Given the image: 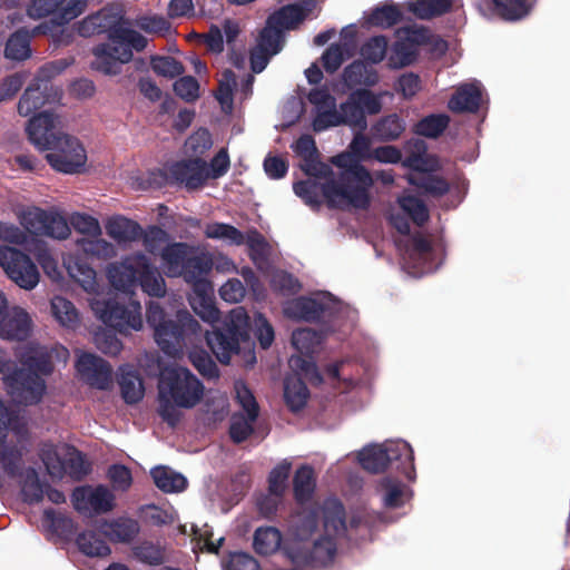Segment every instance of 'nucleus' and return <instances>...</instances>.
<instances>
[{
  "label": "nucleus",
  "instance_id": "obj_1",
  "mask_svg": "<svg viewBox=\"0 0 570 570\" xmlns=\"http://www.w3.org/2000/svg\"><path fill=\"white\" fill-rule=\"evenodd\" d=\"M146 320L154 330L157 345L169 356L179 354L188 345H197L204 336L216 358L228 364L232 355L239 352V344L249 340V316L242 306L232 309L220 327L205 334L188 311H178L175 317H168L157 302L147 305Z\"/></svg>",
  "mask_w": 570,
  "mask_h": 570
},
{
  "label": "nucleus",
  "instance_id": "obj_2",
  "mask_svg": "<svg viewBox=\"0 0 570 570\" xmlns=\"http://www.w3.org/2000/svg\"><path fill=\"white\" fill-rule=\"evenodd\" d=\"M124 17L101 10L85 18L78 27L81 37L107 32L109 43H99L92 49V69L105 75H117L120 65L132 59V50L142 51L147 39L138 31L124 26Z\"/></svg>",
  "mask_w": 570,
  "mask_h": 570
},
{
  "label": "nucleus",
  "instance_id": "obj_3",
  "mask_svg": "<svg viewBox=\"0 0 570 570\" xmlns=\"http://www.w3.org/2000/svg\"><path fill=\"white\" fill-rule=\"evenodd\" d=\"M18 361L20 367L0 348V374H3L8 393L18 404H38L47 391L45 376L55 370L52 350L30 343L19 353Z\"/></svg>",
  "mask_w": 570,
  "mask_h": 570
},
{
  "label": "nucleus",
  "instance_id": "obj_4",
  "mask_svg": "<svg viewBox=\"0 0 570 570\" xmlns=\"http://www.w3.org/2000/svg\"><path fill=\"white\" fill-rule=\"evenodd\" d=\"M204 385L188 368L166 366L158 380V414L170 428L180 419V409H193L203 399Z\"/></svg>",
  "mask_w": 570,
  "mask_h": 570
},
{
  "label": "nucleus",
  "instance_id": "obj_5",
  "mask_svg": "<svg viewBox=\"0 0 570 570\" xmlns=\"http://www.w3.org/2000/svg\"><path fill=\"white\" fill-rule=\"evenodd\" d=\"M332 163L343 171L337 179L331 178L322 184V194L330 208L338 207L337 199L345 200L357 209H367L371 205L370 188L373 177L365 166L354 160L350 154H340Z\"/></svg>",
  "mask_w": 570,
  "mask_h": 570
},
{
  "label": "nucleus",
  "instance_id": "obj_6",
  "mask_svg": "<svg viewBox=\"0 0 570 570\" xmlns=\"http://www.w3.org/2000/svg\"><path fill=\"white\" fill-rule=\"evenodd\" d=\"M357 458L361 466L372 474L382 473L390 465L395 464L396 470L409 480L414 479V453L405 441L365 446Z\"/></svg>",
  "mask_w": 570,
  "mask_h": 570
},
{
  "label": "nucleus",
  "instance_id": "obj_7",
  "mask_svg": "<svg viewBox=\"0 0 570 570\" xmlns=\"http://www.w3.org/2000/svg\"><path fill=\"white\" fill-rule=\"evenodd\" d=\"M208 180V165L200 157L183 159L167 165L164 169L150 171L148 181L155 187L183 186L188 191L202 188Z\"/></svg>",
  "mask_w": 570,
  "mask_h": 570
},
{
  "label": "nucleus",
  "instance_id": "obj_8",
  "mask_svg": "<svg viewBox=\"0 0 570 570\" xmlns=\"http://www.w3.org/2000/svg\"><path fill=\"white\" fill-rule=\"evenodd\" d=\"M67 63L65 60H57L43 66L40 75L37 76L24 89L18 102V112L27 117L46 105L59 102L62 91L48 78L60 73Z\"/></svg>",
  "mask_w": 570,
  "mask_h": 570
},
{
  "label": "nucleus",
  "instance_id": "obj_9",
  "mask_svg": "<svg viewBox=\"0 0 570 570\" xmlns=\"http://www.w3.org/2000/svg\"><path fill=\"white\" fill-rule=\"evenodd\" d=\"M92 309L106 326L120 334L138 331L142 326L140 303L131 298L127 305L117 298L96 301Z\"/></svg>",
  "mask_w": 570,
  "mask_h": 570
},
{
  "label": "nucleus",
  "instance_id": "obj_10",
  "mask_svg": "<svg viewBox=\"0 0 570 570\" xmlns=\"http://www.w3.org/2000/svg\"><path fill=\"white\" fill-rule=\"evenodd\" d=\"M63 453L50 448L42 451L41 460L48 474L53 479L69 475L75 481L83 480L91 472V463L76 446L65 444Z\"/></svg>",
  "mask_w": 570,
  "mask_h": 570
},
{
  "label": "nucleus",
  "instance_id": "obj_11",
  "mask_svg": "<svg viewBox=\"0 0 570 570\" xmlns=\"http://www.w3.org/2000/svg\"><path fill=\"white\" fill-rule=\"evenodd\" d=\"M0 266L19 287L33 289L40 278L39 271L29 255L10 246L0 245Z\"/></svg>",
  "mask_w": 570,
  "mask_h": 570
},
{
  "label": "nucleus",
  "instance_id": "obj_12",
  "mask_svg": "<svg viewBox=\"0 0 570 570\" xmlns=\"http://www.w3.org/2000/svg\"><path fill=\"white\" fill-rule=\"evenodd\" d=\"M0 266L19 287L33 289L40 278L39 271L29 255L10 246L0 245Z\"/></svg>",
  "mask_w": 570,
  "mask_h": 570
},
{
  "label": "nucleus",
  "instance_id": "obj_13",
  "mask_svg": "<svg viewBox=\"0 0 570 570\" xmlns=\"http://www.w3.org/2000/svg\"><path fill=\"white\" fill-rule=\"evenodd\" d=\"M48 164L62 174H78L85 168L87 154L80 141L65 134L55 146L48 149Z\"/></svg>",
  "mask_w": 570,
  "mask_h": 570
},
{
  "label": "nucleus",
  "instance_id": "obj_14",
  "mask_svg": "<svg viewBox=\"0 0 570 570\" xmlns=\"http://www.w3.org/2000/svg\"><path fill=\"white\" fill-rule=\"evenodd\" d=\"M337 552L336 539L331 535H321L312 544L307 542L295 543L288 549V557L293 563L311 568H324L331 564Z\"/></svg>",
  "mask_w": 570,
  "mask_h": 570
},
{
  "label": "nucleus",
  "instance_id": "obj_15",
  "mask_svg": "<svg viewBox=\"0 0 570 570\" xmlns=\"http://www.w3.org/2000/svg\"><path fill=\"white\" fill-rule=\"evenodd\" d=\"M382 109L380 98L368 89H356L340 105L338 114L344 120L343 125L366 129V114L376 115Z\"/></svg>",
  "mask_w": 570,
  "mask_h": 570
},
{
  "label": "nucleus",
  "instance_id": "obj_16",
  "mask_svg": "<svg viewBox=\"0 0 570 570\" xmlns=\"http://www.w3.org/2000/svg\"><path fill=\"white\" fill-rule=\"evenodd\" d=\"M17 420V412L0 399V465L10 479H18L23 472L22 452L16 445L6 444L9 429Z\"/></svg>",
  "mask_w": 570,
  "mask_h": 570
},
{
  "label": "nucleus",
  "instance_id": "obj_17",
  "mask_svg": "<svg viewBox=\"0 0 570 570\" xmlns=\"http://www.w3.org/2000/svg\"><path fill=\"white\" fill-rule=\"evenodd\" d=\"M21 224L28 233L36 236L66 239L70 235V227L63 216L41 208L23 213Z\"/></svg>",
  "mask_w": 570,
  "mask_h": 570
},
{
  "label": "nucleus",
  "instance_id": "obj_18",
  "mask_svg": "<svg viewBox=\"0 0 570 570\" xmlns=\"http://www.w3.org/2000/svg\"><path fill=\"white\" fill-rule=\"evenodd\" d=\"M71 500L75 510L82 514H105L110 512L116 505L115 494L102 484L95 488L91 485L77 487L72 491Z\"/></svg>",
  "mask_w": 570,
  "mask_h": 570
},
{
  "label": "nucleus",
  "instance_id": "obj_19",
  "mask_svg": "<svg viewBox=\"0 0 570 570\" xmlns=\"http://www.w3.org/2000/svg\"><path fill=\"white\" fill-rule=\"evenodd\" d=\"M59 118L50 111H42L29 119L28 138L39 150H48L65 135L59 127Z\"/></svg>",
  "mask_w": 570,
  "mask_h": 570
},
{
  "label": "nucleus",
  "instance_id": "obj_20",
  "mask_svg": "<svg viewBox=\"0 0 570 570\" xmlns=\"http://www.w3.org/2000/svg\"><path fill=\"white\" fill-rule=\"evenodd\" d=\"M76 370L81 380L91 387L107 390L112 382L110 364L95 354L82 353L77 360Z\"/></svg>",
  "mask_w": 570,
  "mask_h": 570
},
{
  "label": "nucleus",
  "instance_id": "obj_21",
  "mask_svg": "<svg viewBox=\"0 0 570 570\" xmlns=\"http://www.w3.org/2000/svg\"><path fill=\"white\" fill-rule=\"evenodd\" d=\"M139 267H144V254L129 255L111 264L107 272L111 286L125 294L131 293L137 286Z\"/></svg>",
  "mask_w": 570,
  "mask_h": 570
},
{
  "label": "nucleus",
  "instance_id": "obj_22",
  "mask_svg": "<svg viewBox=\"0 0 570 570\" xmlns=\"http://www.w3.org/2000/svg\"><path fill=\"white\" fill-rule=\"evenodd\" d=\"M482 100L481 88L478 83H463L452 95L448 107L455 114H475Z\"/></svg>",
  "mask_w": 570,
  "mask_h": 570
},
{
  "label": "nucleus",
  "instance_id": "obj_23",
  "mask_svg": "<svg viewBox=\"0 0 570 570\" xmlns=\"http://www.w3.org/2000/svg\"><path fill=\"white\" fill-rule=\"evenodd\" d=\"M0 330L8 340L22 341L29 336L31 318L21 307H14L9 314L0 320Z\"/></svg>",
  "mask_w": 570,
  "mask_h": 570
},
{
  "label": "nucleus",
  "instance_id": "obj_24",
  "mask_svg": "<svg viewBox=\"0 0 570 570\" xmlns=\"http://www.w3.org/2000/svg\"><path fill=\"white\" fill-rule=\"evenodd\" d=\"M325 309L326 307L322 302L312 297L299 296L286 304L284 313L289 318L315 322L323 316Z\"/></svg>",
  "mask_w": 570,
  "mask_h": 570
},
{
  "label": "nucleus",
  "instance_id": "obj_25",
  "mask_svg": "<svg viewBox=\"0 0 570 570\" xmlns=\"http://www.w3.org/2000/svg\"><path fill=\"white\" fill-rule=\"evenodd\" d=\"M309 399V391L301 375L287 374L284 379V401L288 410L297 413L303 410Z\"/></svg>",
  "mask_w": 570,
  "mask_h": 570
},
{
  "label": "nucleus",
  "instance_id": "obj_26",
  "mask_svg": "<svg viewBox=\"0 0 570 570\" xmlns=\"http://www.w3.org/2000/svg\"><path fill=\"white\" fill-rule=\"evenodd\" d=\"M194 248L187 243H171L165 246L160 257L166 267V274L170 277L179 276Z\"/></svg>",
  "mask_w": 570,
  "mask_h": 570
},
{
  "label": "nucleus",
  "instance_id": "obj_27",
  "mask_svg": "<svg viewBox=\"0 0 570 570\" xmlns=\"http://www.w3.org/2000/svg\"><path fill=\"white\" fill-rule=\"evenodd\" d=\"M106 232L118 244L135 242L142 236L141 226L137 222L124 216L110 218L106 224Z\"/></svg>",
  "mask_w": 570,
  "mask_h": 570
},
{
  "label": "nucleus",
  "instance_id": "obj_28",
  "mask_svg": "<svg viewBox=\"0 0 570 570\" xmlns=\"http://www.w3.org/2000/svg\"><path fill=\"white\" fill-rule=\"evenodd\" d=\"M324 534L336 539L346 532L345 508L338 500L327 501L323 507Z\"/></svg>",
  "mask_w": 570,
  "mask_h": 570
},
{
  "label": "nucleus",
  "instance_id": "obj_29",
  "mask_svg": "<svg viewBox=\"0 0 570 570\" xmlns=\"http://www.w3.org/2000/svg\"><path fill=\"white\" fill-rule=\"evenodd\" d=\"M137 285L153 297H163L166 295V283L160 272L144 255V267H139Z\"/></svg>",
  "mask_w": 570,
  "mask_h": 570
},
{
  "label": "nucleus",
  "instance_id": "obj_30",
  "mask_svg": "<svg viewBox=\"0 0 570 570\" xmlns=\"http://www.w3.org/2000/svg\"><path fill=\"white\" fill-rule=\"evenodd\" d=\"M32 32L20 28L10 35L4 47V57L9 60L23 61L31 56Z\"/></svg>",
  "mask_w": 570,
  "mask_h": 570
},
{
  "label": "nucleus",
  "instance_id": "obj_31",
  "mask_svg": "<svg viewBox=\"0 0 570 570\" xmlns=\"http://www.w3.org/2000/svg\"><path fill=\"white\" fill-rule=\"evenodd\" d=\"M150 475L156 487L165 493L181 492L187 487V479L168 466H156L151 469Z\"/></svg>",
  "mask_w": 570,
  "mask_h": 570
},
{
  "label": "nucleus",
  "instance_id": "obj_32",
  "mask_svg": "<svg viewBox=\"0 0 570 570\" xmlns=\"http://www.w3.org/2000/svg\"><path fill=\"white\" fill-rule=\"evenodd\" d=\"M316 487L314 469L308 464L297 468L293 478L294 498L298 503H305L312 499Z\"/></svg>",
  "mask_w": 570,
  "mask_h": 570
},
{
  "label": "nucleus",
  "instance_id": "obj_33",
  "mask_svg": "<svg viewBox=\"0 0 570 570\" xmlns=\"http://www.w3.org/2000/svg\"><path fill=\"white\" fill-rule=\"evenodd\" d=\"M405 130L404 120L396 114L379 119L372 127V135L380 141H393L401 137Z\"/></svg>",
  "mask_w": 570,
  "mask_h": 570
},
{
  "label": "nucleus",
  "instance_id": "obj_34",
  "mask_svg": "<svg viewBox=\"0 0 570 570\" xmlns=\"http://www.w3.org/2000/svg\"><path fill=\"white\" fill-rule=\"evenodd\" d=\"M118 384L121 396L127 404H137L142 400L145 389L136 371L121 368Z\"/></svg>",
  "mask_w": 570,
  "mask_h": 570
},
{
  "label": "nucleus",
  "instance_id": "obj_35",
  "mask_svg": "<svg viewBox=\"0 0 570 570\" xmlns=\"http://www.w3.org/2000/svg\"><path fill=\"white\" fill-rule=\"evenodd\" d=\"M18 478L21 479V495L23 501L28 504L41 502L45 495V489L36 469L31 466L27 468Z\"/></svg>",
  "mask_w": 570,
  "mask_h": 570
},
{
  "label": "nucleus",
  "instance_id": "obj_36",
  "mask_svg": "<svg viewBox=\"0 0 570 570\" xmlns=\"http://www.w3.org/2000/svg\"><path fill=\"white\" fill-rule=\"evenodd\" d=\"M282 542L281 531L274 527H261L254 533L253 547L256 553L269 556L277 551Z\"/></svg>",
  "mask_w": 570,
  "mask_h": 570
},
{
  "label": "nucleus",
  "instance_id": "obj_37",
  "mask_svg": "<svg viewBox=\"0 0 570 570\" xmlns=\"http://www.w3.org/2000/svg\"><path fill=\"white\" fill-rule=\"evenodd\" d=\"M212 268L213 259L210 255L204 252L199 253L194 248L179 276H181L186 282H190L196 278L207 276Z\"/></svg>",
  "mask_w": 570,
  "mask_h": 570
},
{
  "label": "nucleus",
  "instance_id": "obj_38",
  "mask_svg": "<svg viewBox=\"0 0 570 570\" xmlns=\"http://www.w3.org/2000/svg\"><path fill=\"white\" fill-rule=\"evenodd\" d=\"M409 183L422 190L424 194L433 197H442L450 190V184L448 180L432 173L411 176L409 178Z\"/></svg>",
  "mask_w": 570,
  "mask_h": 570
},
{
  "label": "nucleus",
  "instance_id": "obj_39",
  "mask_svg": "<svg viewBox=\"0 0 570 570\" xmlns=\"http://www.w3.org/2000/svg\"><path fill=\"white\" fill-rule=\"evenodd\" d=\"M69 276L85 291L91 292L96 286V271L82 258H70L67 263Z\"/></svg>",
  "mask_w": 570,
  "mask_h": 570
},
{
  "label": "nucleus",
  "instance_id": "obj_40",
  "mask_svg": "<svg viewBox=\"0 0 570 570\" xmlns=\"http://www.w3.org/2000/svg\"><path fill=\"white\" fill-rule=\"evenodd\" d=\"M79 550L88 557H107L111 550L106 540L95 531H85L77 535Z\"/></svg>",
  "mask_w": 570,
  "mask_h": 570
},
{
  "label": "nucleus",
  "instance_id": "obj_41",
  "mask_svg": "<svg viewBox=\"0 0 570 570\" xmlns=\"http://www.w3.org/2000/svg\"><path fill=\"white\" fill-rule=\"evenodd\" d=\"M318 512L316 509H305L293 521V534L297 543L306 542L317 530Z\"/></svg>",
  "mask_w": 570,
  "mask_h": 570
},
{
  "label": "nucleus",
  "instance_id": "obj_42",
  "mask_svg": "<svg viewBox=\"0 0 570 570\" xmlns=\"http://www.w3.org/2000/svg\"><path fill=\"white\" fill-rule=\"evenodd\" d=\"M450 124V117L445 114H431L423 117L414 125V132L426 138L440 137Z\"/></svg>",
  "mask_w": 570,
  "mask_h": 570
},
{
  "label": "nucleus",
  "instance_id": "obj_43",
  "mask_svg": "<svg viewBox=\"0 0 570 570\" xmlns=\"http://www.w3.org/2000/svg\"><path fill=\"white\" fill-rule=\"evenodd\" d=\"M132 556L141 563L148 566H160L166 561L165 547L151 541H141L132 548Z\"/></svg>",
  "mask_w": 570,
  "mask_h": 570
},
{
  "label": "nucleus",
  "instance_id": "obj_44",
  "mask_svg": "<svg viewBox=\"0 0 570 570\" xmlns=\"http://www.w3.org/2000/svg\"><path fill=\"white\" fill-rule=\"evenodd\" d=\"M306 12L298 4H289L281 8L278 11L268 17L269 23L276 24L279 29H294L298 23L304 21Z\"/></svg>",
  "mask_w": 570,
  "mask_h": 570
},
{
  "label": "nucleus",
  "instance_id": "obj_45",
  "mask_svg": "<svg viewBox=\"0 0 570 570\" xmlns=\"http://www.w3.org/2000/svg\"><path fill=\"white\" fill-rule=\"evenodd\" d=\"M380 488L383 491V504L385 508L397 509L403 507L405 485L401 481L385 476L380 481Z\"/></svg>",
  "mask_w": 570,
  "mask_h": 570
},
{
  "label": "nucleus",
  "instance_id": "obj_46",
  "mask_svg": "<svg viewBox=\"0 0 570 570\" xmlns=\"http://www.w3.org/2000/svg\"><path fill=\"white\" fill-rule=\"evenodd\" d=\"M45 520L57 535L65 540H71L77 532V524L66 514L57 513L53 509L45 510Z\"/></svg>",
  "mask_w": 570,
  "mask_h": 570
},
{
  "label": "nucleus",
  "instance_id": "obj_47",
  "mask_svg": "<svg viewBox=\"0 0 570 570\" xmlns=\"http://www.w3.org/2000/svg\"><path fill=\"white\" fill-rule=\"evenodd\" d=\"M401 209L417 226H423L429 220V209L424 202L416 196L405 195L397 198Z\"/></svg>",
  "mask_w": 570,
  "mask_h": 570
},
{
  "label": "nucleus",
  "instance_id": "obj_48",
  "mask_svg": "<svg viewBox=\"0 0 570 570\" xmlns=\"http://www.w3.org/2000/svg\"><path fill=\"white\" fill-rule=\"evenodd\" d=\"M322 337L312 328H298L292 333V345L303 355H311L320 346Z\"/></svg>",
  "mask_w": 570,
  "mask_h": 570
},
{
  "label": "nucleus",
  "instance_id": "obj_49",
  "mask_svg": "<svg viewBox=\"0 0 570 570\" xmlns=\"http://www.w3.org/2000/svg\"><path fill=\"white\" fill-rule=\"evenodd\" d=\"M402 19V12L395 4H383L375 8L367 18L371 26L391 28Z\"/></svg>",
  "mask_w": 570,
  "mask_h": 570
},
{
  "label": "nucleus",
  "instance_id": "obj_50",
  "mask_svg": "<svg viewBox=\"0 0 570 570\" xmlns=\"http://www.w3.org/2000/svg\"><path fill=\"white\" fill-rule=\"evenodd\" d=\"M77 244L86 255L92 257L108 259L116 254L115 246L98 236H92V238H81Z\"/></svg>",
  "mask_w": 570,
  "mask_h": 570
},
{
  "label": "nucleus",
  "instance_id": "obj_51",
  "mask_svg": "<svg viewBox=\"0 0 570 570\" xmlns=\"http://www.w3.org/2000/svg\"><path fill=\"white\" fill-rule=\"evenodd\" d=\"M415 59L416 51L413 43L403 40L396 41L389 57V67L392 69H401L412 65Z\"/></svg>",
  "mask_w": 570,
  "mask_h": 570
},
{
  "label": "nucleus",
  "instance_id": "obj_52",
  "mask_svg": "<svg viewBox=\"0 0 570 570\" xmlns=\"http://www.w3.org/2000/svg\"><path fill=\"white\" fill-rule=\"evenodd\" d=\"M494 11L504 20L515 21L529 12L527 0H493Z\"/></svg>",
  "mask_w": 570,
  "mask_h": 570
},
{
  "label": "nucleus",
  "instance_id": "obj_53",
  "mask_svg": "<svg viewBox=\"0 0 570 570\" xmlns=\"http://www.w3.org/2000/svg\"><path fill=\"white\" fill-rule=\"evenodd\" d=\"M51 312L55 318L65 326H73L78 322L75 305L62 296H55L51 299Z\"/></svg>",
  "mask_w": 570,
  "mask_h": 570
},
{
  "label": "nucleus",
  "instance_id": "obj_54",
  "mask_svg": "<svg viewBox=\"0 0 570 570\" xmlns=\"http://www.w3.org/2000/svg\"><path fill=\"white\" fill-rule=\"evenodd\" d=\"M213 146V139L207 128H199L193 132L185 142L186 153L194 157H200Z\"/></svg>",
  "mask_w": 570,
  "mask_h": 570
},
{
  "label": "nucleus",
  "instance_id": "obj_55",
  "mask_svg": "<svg viewBox=\"0 0 570 570\" xmlns=\"http://www.w3.org/2000/svg\"><path fill=\"white\" fill-rule=\"evenodd\" d=\"M193 366L203 375L205 379H217L219 371L212 358V356L205 350H193L188 356Z\"/></svg>",
  "mask_w": 570,
  "mask_h": 570
},
{
  "label": "nucleus",
  "instance_id": "obj_56",
  "mask_svg": "<svg viewBox=\"0 0 570 570\" xmlns=\"http://www.w3.org/2000/svg\"><path fill=\"white\" fill-rule=\"evenodd\" d=\"M452 9V0H417L414 12L421 19H431L448 13Z\"/></svg>",
  "mask_w": 570,
  "mask_h": 570
},
{
  "label": "nucleus",
  "instance_id": "obj_57",
  "mask_svg": "<svg viewBox=\"0 0 570 570\" xmlns=\"http://www.w3.org/2000/svg\"><path fill=\"white\" fill-rule=\"evenodd\" d=\"M140 527L137 520L120 518L110 523L111 534L118 542L129 543L139 533Z\"/></svg>",
  "mask_w": 570,
  "mask_h": 570
},
{
  "label": "nucleus",
  "instance_id": "obj_58",
  "mask_svg": "<svg viewBox=\"0 0 570 570\" xmlns=\"http://www.w3.org/2000/svg\"><path fill=\"white\" fill-rule=\"evenodd\" d=\"M288 363L293 370L299 372L298 375L303 374L312 384L318 385L323 382V377L311 355L292 356Z\"/></svg>",
  "mask_w": 570,
  "mask_h": 570
},
{
  "label": "nucleus",
  "instance_id": "obj_59",
  "mask_svg": "<svg viewBox=\"0 0 570 570\" xmlns=\"http://www.w3.org/2000/svg\"><path fill=\"white\" fill-rule=\"evenodd\" d=\"M282 29L274 23H269V19H267L266 26L259 32L257 46L267 49L269 52L276 50V53H278L282 50Z\"/></svg>",
  "mask_w": 570,
  "mask_h": 570
},
{
  "label": "nucleus",
  "instance_id": "obj_60",
  "mask_svg": "<svg viewBox=\"0 0 570 570\" xmlns=\"http://www.w3.org/2000/svg\"><path fill=\"white\" fill-rule=\"evenodd\" d=\"M387 40L384 36L370 38L362 47L361 55L365 61L371 63L381 62L386 53Z\"/></svg>",
  "mask_w": 570,
  "mask_h": 570
},
{
  "label": "nucleus",
  "instance_id": "obj_61",
  "mask_svg": "<svg viewBox=\"0 0 570 570\" xmlns=\"http://www.w3.org/2000/svg\"><path fill=\"white\" fill-rule=\"evenodd\" d=\"M403 166L417 171L419 175H425L439 169L436 158L425 153H412L403 160Z\"/></svg>",
  "mask_w": 570,
  "mask_h": 570
},
{
  "label": "nucleus",
  "instance_id": "obj_62",
  "mask_svg": "<svg viewBox=\"0 0 570 570\" xmlns=\"http://www.w3.org/2000/svg\"><path fill=\"white\" fill-rule=\"evenodd\" d=\"M67 0H31L28 6V16L32 19H41L48 16L56 18Z\"/></svg>",
  "mask_w": 570,
  "mask_h": 570
},
{
  "label": "nucleus",
  "instance_id": "obj_63",
  "mask_svg": "<svg viewBox=\"0 0 570 570\" xmlns=\"http://www.w3.org/2000/svg\"><path fill=\"white\" fill-rule=\"evenodd\" d=\"M153 70L164 77L175 78L180 76L185 68L183 63L173 57L157 56L151 59Z\"/></svg>",
  "mask_w": 570,
  "mask_h": 570
},
{
  "label": "nucleus",
  "instance_id": "obj_64",
  "mask_svg": "<svg viewBox=\"0 0 570 570\" xmlns=\"http://www.w3.org/2000/svg\"><path fill=\"white\" fill-rule=\"evenodd\" d=\"M394 89L404 99H412L422 89V80L417 73H402L394 86Z\"/></svg>",
  "mask_w": 570,
  "mask_h": 570
}]
</instances>
